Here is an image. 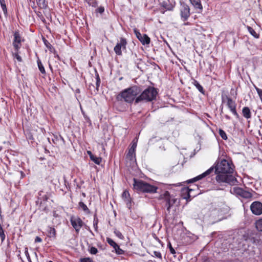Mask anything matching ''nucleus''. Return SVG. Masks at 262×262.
Returning a JSON list of instances; mask_svg holds the SVG:
<instances>
[{"instance_id": "58836bf2", "label": "nucleus", "mask_w": 262, "mask_h": 262, "mask_svg": "<svg viewBox=\"0 0 262 262\" xmlns=\"http://www.w3.org/2000/svg\"><path fill=\"white\" fill-rule=\"evenodd\" d=\"M100 83V79L99 77L98 73L96 72V86L98 88Z\"/></svg>"}, {"instance_id": "a211bd4d", "label": "nucleus", "mask_w": 262, "mask_h": 262, "mask_svg": "<svg viewBox=\"0 0 262 262\" xmlns=\"http://www.w3.org/2000/svg\"><path fill=\"white\" fill-rule=\"evenodd\" d=\"M190 1L195 8L199 9L200 10L203 9L200 0H190Z\"/></svg>"}, {"instance_id": "2eb2a0df", "label": "nucleus", "mask_w": 262, "mask_h": 262, "mask_svg": "<svg viewBox=\"0 0 262 262\" xmlns=\"http://www.w3.org/2000/svg\"><path fill=\"white\" fill-rule=\"evenodd\" d=\"M174 5L175 2L173 0L171 2L169 0H165L161 3V6L167 10H172Z\"/></svg>"}, {"instance_id": "4be33fe9", "label": "nucleus", "mask_w": 262, "mask_h": 262, "mask_svg": "<svg viewBox=\"0 0 262 262\" xmlns=\"http://www.w3.org/2000/svg\"><path fill=\"white\" fill-rule=\"evenodd\" d=\"M193 84L195 86L197 89L201 92L202 94H205V91L204 90L203 88L200 84V83L195 80H194L193 82Z\"/></svg>"}, {"instance_id": "c9c22d12", "label": "nucleus", "mask_w": 262, "mask_h": 262, "mask_svg": "<svg viewBox=\"0 0 262 262\" xmlns=\"http://www.w3.org/2000/svg\"><path fill=\"white\" fill-rule=\"evenodd\" d=\"M80 262H93V260L90 257L82 258L80 259Z\"/></svg>"}, {"instance_id": "39448f33", "label": "nucleus", "mask_w": 262, "mask_h": 262, "mask_svg": "<svg viewBox=\"0 0 262 262\" xmlns=\"http://www.w3.org/2000/svg\"><path fill=\"white\" fill-rule=\"evenodd\" d=\"M159 200H163L165 202L167 210L169 212L171 207L176 203L177 199L170 195L169 192L165 191L161 194L159 197Z\"/></svg>"}, {"instance_id": "8fccbe9b", "label": "nucleus", "mask_w": 262, "mask_h": 262, "mask_svg": "<svg viewBox=\"0 0 262 262\" xmlns=\"http://www.w3.org/2000/svg\"><path fill=\"white\" fill-rule=\"evenodd\" d=\"M225 117H226V119H227L228 120L230 119V117L228 115H226Z\"/></svg>"}, {"instance_id": "b1692460", "label": "nucleus", "mask_w": 262, "mask_h": 262, "mask_svg": "<svg viewBox=\"0 0 262 262\" xmlns=\"http://www.w3.org/2000/svg\"><path fill=\"white\" fill-rule=\"evenodd\" d=\"M37 62L38 67V69H39L40 72L42 74H45L46 71H45L44 67H43V64H42L41 61L39 59H38Z\"/></svg>"}, {"instance_id": "dca6fc26", "label": "nucleus", "mask_w": 262, "mask_h": 262, "mask_svg": "<svg viewBox=\"0 0 262 262\" xmlns=\"http://www.w3.org/2000/svg\"><path fill=\"white\" fill-rule=\"evenodd\" d=\"M122 197L124 201L126 202L127 206L128 207H130L131 200L130 198V195L129 192L126 190L124 191L122 194Z\"/></svg>"}, {"instance_id": "c756f323", "label": "nucleus", "mask_w": 262, "mask_h": 262, "mask_svg": "<svg viewBox=\"0 0 262 262\" xmlns=\"http://www.w3.org/2000/svg\"><path fill=\"white\" fill-rule=\"evenodd\" d=\"M107 242L109 245L112 246L114 249L118 245L117 243H116L112 239L110 238H107Z\"/></svg>"}, {"instance_id": "e433bc0d", "label": "nucleus", "mask_w": 262, "mask_h": 262, "mask_svg": "<svg viewBox=\"0 0 262 262\" xmlns=\"http://www.w3.org/2000/svg\"><path fill=\"white\" fill-rule=\"evenodd\" d=\"M90 252L92 254H96L98 252V250L94 247H92L90 249Z\"/></svg>"}, {"instance_id": "412c9836", "label": "nucleus", "mask_w": 262, "mask_h": 262, "mask_svg": "<svg viewBox=\"0 0 262 262\" xmlns=\"http://www.w3.org/2000/svg\"><path fill=\"white\" fill-rule=\"evenodd\" d=\"M37 5L41 9H45L47 7V2L46 0H36Z\"/></svg>"}, {"instance_id": "37998d69", "label": "nucleus", "mask_w": 262, "mask_h": 262, "mask_svg": "<svg viewBox=\"0 0 262 262\" xmlns=\"http://www.w3.org/2000/svg\"><path fill=\"white\" fill-rule=\"evenodd\" d=\"M97 12L102 13L104 11V8L103 7H100L99 8H98L96 10Z\"/></svg>"}, {"instance_id": "aec40b11", "label": "nucleus", "mask_w": 262, "mask_h": 262, "mask_svg": "<svg viewBox=\"0 0 262 262\" xmlns=\"http://www.w3.org/2000/svg\"><path fill=\"white\" fill-rule=\"evenodd\" d=\"M48 236L50 237H56V230L54 228L49 227L48 230Z\"/></svg>"}, {"instance_id": "4c0bfd02", "label": "nucleus", "mask_w": 262, "mask_h": 262, "mask_svg": "<svg viewBox=\"0 0 262 262\" xmlns=\"http://www.w3.org/2000/svg\"><path fill=\"white\" fill-rule=\"evenodd\" d=\"M25 255L26 256L28 261L29 262H31V258L30 257V255H29V252L28 251V248H27V247L25 248Z\"/></svg>"}, {"instance_id": "f8f14e48", "label": "nucleus", "mask_w": 262, "mask_h": 262, "mask_svg": "<svg viewBox=\"0 0 262 262\" xmlns=\"http://www.w3.org/2000/svg\"><path fill=\"white\" fill-rule=\"evenodd\" d=\"M226 98L227 100V105L228 106V107L230 109L233 114L236 116V118L238 119L239 115L236 110V104L235 101L228 96H226Z\"/></svg>"}, {"instance_id": "c85d7f7f", "label": "nucleus", "mask_w": 262, "mask_h": 262, "mask_svg": "<svg viewBox=\"0 0 262 262\" xmlns=\"http://www.w3.org/2000/svg\"><path fill=\"white\" fill-rule=\"evenodd\" d=\"M219 133L220 136L222 137V138L224 140L227 139V136L226 135V133L222 129H220L219 131Z\"/></svg>"}, {"instance_id": "a878e982", "label": "nucleus", "mask_w": 262, "mask_h": 262, "mask_svg": "<svg viewBox=\"0 0 262 262\" xmlns=\"http://www.w3.org/2000/svg\"><path fill=\"white\" fill-rule=\"evenodd\" d=\"M0 4L5 15L7 14V10L5 0H0Z\"/></svg>"}, {"instance_id": "a18cd8bd", "label": "nucleus", "mask_w": 262, "mask_h": 262, "mask_svg": "<svg viewBox=\"0 0 262 262\" xmlns=\"http://www.w3.org/2000/svg\"><path fill=\"white\" fill-rule=\"evenodd\" d=\"M19 43H17V42L13 43V45L16 50H18V49L20 48V46H19Z\"/></svg>"}, {"instance_id": "a19ab883", "label": "nucleus", "mask_w": 262, "mask_h": 262, "mask_svg": "<svg viewBox=\"0 0 262 262\" xmlns=\"http://www.w3.org/2000/svg\"><path fill=\"white\" fill-rule=\"evenodd\" d=\"M154 254L155 256H156L158 258H159L160 259L162 258V255L160 252L158 251H154Z\"/></svg>"}, {"instance_id": "ddd939ff", "label": "nucleus", "mask_w": 262, "mask_h": 262, "mask_svg": "<svg viewBox=\"0 0 262 262\" xmlns=\"http://www.w3.org/2000/svg\"><path fill=\"white\" fill-rule=\"evenodd\" d=\"M43 193L42 191H40L38 192L39 196H40L41 202L40 204V209L44 211H47L49 210L48 207L45 205V202L48 200L49 199V195L48 194H46L42 196V193Z\"/></svg>"}, {"instance_id": "3c124183", "label": "nucleus", "mask_w": 262, "mask_h": 262, "mask_svg": "<svg viewBox=\"0 0 262 262\" xmlns=\"http://www.w3.org/2000/svg\"><path fill=\"white\" fill-rule=\"evenodd\" d=\"M132 55L134 56V57H137V54L136 53L133 54V53Z\"/></svg>"}, {"instance_id": "bb28decb", "label": "nucleus", "mask_w": 262, "mask_h": 262, "mask_svg": "<svg viewBox=\"0 0 262 262\" xmlns=\"http://www.w3.org/2000/svg\"><path fill=\"white\" fill-rule=\"evenodd\" d=\"M255 227L257 230L262 232V219L259 220L255 222Z\"/></svg>"}, {"instance_id": "5fc2aeb1", "label": "nucleus", "mask_w": 262, "mask_h": 262, "mask_svg": "<svg viewBox=\"0 0 262 262\" xmlns=\"http://www.w3.org/2000/svg\"><path fill=\"white\" fill-rule=\"evenodd\" d=\"M188 196L189 197L190 196V195L189 193H188Z\"/></svg>"}, {"instance_id": "0eeeda50", "label": "nucleus", "mask_w": 262, "mask_h": 262, "mask_svg": "<svg viewBox=\"0 0 262 262\" xmlns=\"http://www.w3.org/2000/svg\"><path fill=\"white\" fill-rule=\"evenodd\" d=\"M127 43V40L125 38L120 37L114 48L115 53L118 56H121L122 55L121 50H126Z\"/></svg>"}, {"instance_id": "9d476101", "label": "nucleus", "mask_w": 262, "mask_h": 262, "mask_svg": "<svg viewBox=\"0 0 262 262\" xmlns=\"http://www.w3.org/2000/svg\"><path fill=\"white\" fill-rule=\"evenodd\" d=\"M250 209L254 214L260 215L262 213V203L258 201L253 202L250 206Z\"/></svg>"}, {"instance_id": "473e14b6", "label": "nucleus", "mask_w": 262, "mask_h": 262, "mask_svg": "<svg viewBox=\"0 0 262 262\" xmlns=\"http://www.w3.org/2000/svg\"><path fill=\"white\" fill-rule=\"evenodd\" d=\"M115 251L118 254H124V251L120 248L119 246L118 245L117 247L115 248Z\"/></svg>"}, {"instance_id": "cd10ccee", "label": "nucleus", "mask_w": 262, "mask_h": 262, "mask_svg": "<svg viewBox=\"0 0 262 262\" xmlns=\"http://www.w3.org/2000/svg\"><path fill=\"white\" fill-rule=\"evenodd\" d=\"M79 207L81 208L84 211L86 212H89V209L86 205L82 202L79 203Z\"/></svg>"}, {"instance_id": "20e7f679", "label": "nucleus", "mask_w": 262, "mask_h": 262, "mask_svg": "<svg viewBox=\"0 0 262 262\" xmlns=\"http://www.w3.org/2000/svg\"><path fill=\"white\" fill-rule=\"evenodd\" d=\"M158 92L156 88L149 86L143 91L135 100V103H138L141 101L151 102L156 99Z\"/></svg>"}, {"instance_id": "7c9ffc66", "label": "nucleus", "mask_w": 262, "mask_h": 262, "mask_svg": "<svg viewBox=\"0 0 262 262\" xmlns=\"http://www.w3.org/2000/svg\"><path fill=\"white\" fill-rule=\"evenodd\" d=\"M248 29L249 32L250 33V34L252 35H253V36H254L256 38L258 37V35H257V34L256 33V32L254 30V29L252 28H251L250 27H248Z\"/></svg>"}, {"instance_id": "7ed1b4c3", "label": "nucleus", "mask_w": 262, "mask_h": 262, "mask_svg": "<svg viewBox=\"0 0 262 262\" xmlns=\"http://www.w3.org/2000/svg\"><path fill=\"white\" fill-rule=\"evenodd\" d=\"M133 188L138 192L153 193L157 192L158 187L142 180L134 178Z\"/></svg>"}, {"instance_id": "f704fd0d", "label": "nucleus", "mask_w": 262, "mask_h": 262, "mask_svg": "<svg viewBox=\"0 0 262 262\" xmlns=\"http://www.w3.org/2000/svg\"><path fill=\"white\" fill-rule=\"evenodd\" d=\"M86 2L89 5L95 7L97 5L96 2L94 0H86Z\"/></svg>"}, {"instance_id": "5701e85b", "label": "nucleus", "mask_w": 262, "mask_h": 262, "mask_svg": "<svg viewBox=\"0 0 262 262\" xmlns=\"http://www.w3.org/2000/svg\"><path fill=\"white\" fill-rule=\"evenodd\" d=\"M14 39L13 42H17V43H20L21 42V37L18 32H15L14 33Z\"/></svg>"}, {"instance_id": "603ef678", "label": "nucleus", "mask_w": 262, "mask_h": 262, "mask_svg": "<svg viewBox=\"0 0 262 262\" xmlns=\"http://www.w3.org/2000/svg\"><path fill=\"white\" fill-rule=\"evenodd\" d=\"M49 67H50V69L52 70V66H51V64H49Z\"/></svg>"}, {"instance_id": "49530a36", "label": "nucleus", "mask_w": 262, "mask_h": 262, "mask_svg": "<svg viewBox=\"0 0 262 262\" xmlns=\"http://www.w3.org/2000/svg\"><path fill=\"white\" fill-rule=\"evenodd\" d=\"M42 242V239L39 237V236H36L35 239V243H40V242Z\"/></svg>"}, {"instance_id": "79ce46f5", "label": "nucleus", "mask_w": 262, "mask_h": 262, "mask_svg": "<svg viewBox=\"0 0 262 262\" xmlns=\"http://www.w3.org/2000/svg\"><path fill=\"white\" fill-rule=\"evenodd\" d=\"M114 233L116 235V236H117L120 238L122 239L123 238L122 234L119 231H115Z\"/></svg>"}, {"instance_id": "f3484780", "label": "nucleus", "mask_w": 262, "mask_h": 262, "mask_svg": "<svg viewBox=\"0 0 262 262\" xmlns=\"http://www.w3.org/2000/svg\"><path fill=\"white\" fill-rule=\"evenodd\" d=\"M242 113L245 118L249 119L251 117V112L249 107H244L242 110Z\"/></svg>"}, {"instance_id": "de8ad7c7", "label": "nucleus", "mask_w": 262, "mask_h": 262, "mask_svg": "<svg viewBox=\"0 0 262 262\" xmlns=\"http://www.w3.org/2000/svg\"><path fill=\"white\" fill-rule=\"evenodd\" d=\"M136 147H137V143L133 142L131 147L129 149H134V150H135Z\"/></svg>"}, {"instance_id": "6ab92c4d", "label": "nucleus", "mask_w": 262, "mask_h": 262, "mask_svg": "<svg viewBox=\"0 0 262 262\" xmlns=\"http://www.w3.org/2000/svg\"><path fill=\"white\" fill-rule=\"evenodd\" d=\"M126 158L130 161L134 160L135 159V150L133 149H129L126 155Z\"/></svg>"}, {"instance_id": "f03ea898", "label": "nucleus", "mask_w": 262, "mask_h": 262, "mask_svg": "<svg viewBox=\"0 0 262 262\" xmlns=\"http://www.w3.org/2000/svg\"><path fill=\"white\" fill-rule=\"evenodd\" d=\"M141 93V90L137 86H133L123 90L119 93L117 99L121 100L123 99L127 103H132L136 100L137 96Z\"/></svg>"}, {"instance_id": "2f4dec72", "label": "nucleus", "mask_w": 262, "mask_h": 262, "mask_svg": "<svg viewBox=\"0 0 262 262\" xmlns=\"http://www.w3.org/2000/svg\"><path fill=\"white\" fill-rule=\"evenodd\" d=\"M98 220L97 217L96 215H94V222H93V226L96 231H97L98 230Z\"/></svg>"}, {"instance_id": "864d4df0", "label": "nucleus", "mask_w": 262, "mask_h": 262, "mask_svg": "<svg viewBox=\"0 0 262 262\" xmlns=\"http://www.w3.org/2000/svg\"><path fill=\"white\" fill-rule=\"evenodd\" d=\"M90 232H91V233L93 235H94V233H93V232H92L91 230H90Z\"/></svg>"}, {"instance_id": "423d86ee", "label": "nucleus", "mask_w": 262, "mask_h": 262, "mask_svg": "<svg viewBox=\"0 0 262 262\" xmlns=\"http://www.w3.org/2000/svg\"><path fill=\"white\" fill-rule=\"evenodd\" d=\"M209 222L211 224L222 221L223 219V215L220 209L218 208H212L210 210Z\"/></svg>"}, {"instance_id": "4468645a", "label": "nucleus", "mask_w": 262, "mask_h": 262, "mask_svg": "<svg viewBox=\"0 0 262 262\" xmlns=\"http://www.w3.org/2000/svg\"><path fill=\"white\" fill-rule=\"evenodd\" d=\"M181 14L184 20H186L190 16V9L189 6L184 4H181Z\"/></svg>"}, {"instance_id": "09e8293b", "label": "nucleus", "mask_w": 262, "mask_h": 262, "mask_svg": "<svg viewBox=\"0 0 262 262\" xmlns=\"http://www.w3.org/2000/svg\"><path fill=\"white\" fill-rule=\"evenodd\" d=\"M88 155L90 156V158H91V157H92V156H94V155L92 154V152H91V151H88Z\"/></svg>"}, {"instance_id": "1a4fd4ad", "label": "nucleus", "mask_w": 262, "mask_h": 262, "mask_svg": "<svg viewBox=\"0 0 262 262\" xmlns=\"http://www.w3.org/2000/svg\"><path fill=\"white\" fill-rule=\"evenodd\" d=\"M70 221L76 232L78 233L80 228L83 226L82 221L79 217L72 216Z\"/></svg>"}, {"instance_id": "72a5a7b5", "label": "nucleus", "mask_w": 262, "mask_h": 262, "mask_svg": "<svg viewBox=\"0 0 262 262\" xmlns=\"http://www.w3.org/2000/svg\"><path fill=\"white\" fill-rule=\"evenodd\" d=\"M0 237L2 241L3 242L5 239V234L2 227H0Z\"/></svg>"}, {"instance_id": "6e6552de", "label": "nucleus", "mask_w": 262, "mask_h": 262, "mask_svg": "<svg viewBox=\"0 0 262 262\" xmlns=\"http://www.w3.org/2000/svg\"><path fill=\"white\" fill-rule=\"evenodd\" d=\"M233 191L234 194L244 199H250L252 196V194L251 192L245 190L240 187H234L233 189Z\"/></svg>"}, {"instance_id": "ea45409f", "label": "nucleus", "mask_w": 262, "mask_h": 262, "mask_svg": "<svg viewBox=\"0 0 262 262\" xmlns=\"http://www.w3.org/2000/svg\"><path fill=\"white\" fill-rule=\"evenodd\" d=\"M13 56L19 62H21L22 61L21 57L17 54L15 53L13 54Z\"/></svg>"}, {"instance_id": "393cba45", "label": "nucleus", "mask_w": 262, "mask_h": 262, "mask_svg": "<svg viewBox=\"0 0 262 262\" xmlns=\"http://www.w3.org/2000/svg\"><path fill=\"white\" fill-rule=\"evenodd\" d=\"M96 164L99 165L102 161V159L100 157H96V156H92L90 158Z\"/></svg>"}, {"instance_id": "c03bdc74", "label": "nucleus", "mask_w": 262, "mask_h": 262, "mask_svg": "<svg viewBox=\"0 0 262 262\" xmlns=\"http://www.w3.org/2000/svg\"><path fill=\"white\" fill-rule=\"evenodd\" d=\"M169 250H170L171 253L175 254L176 251H175L174 249L172 247L170 244H169Z\"/></svg>"}, {"instance_id": "f257e3e1", "label": "nucleus", "mask_w": 262, "mask_h": 262, "mask_svg": "<svg viewBox=\"0 0 262 262\" xmlns=\"http://www.w3.org/2000/svg\"><path fill=\"white\" fill-rule=\"evenodd\" d=\"M232 163L225 159L219 162L215 166L211 167L207 170L196 177L189 180L188 183L195 182L209 175L214 171L217 174L216 180L218 183H226L230 185H235L237 182L236 179L231 174L233 172Z\"/></svg>"}, {"instance_id": "9b49d317", "label": "nucleus", "mask_w": 262, "mask_h": 262, "mask_svg": "<svg viewBox=\"0 0 262 262\" xmlns=\"http://www.w3.org/2000/svg\"><path fill=\"white\" fill-rule=\"evenodd\" d=\"M134 32L137 38L143 45H148L150 43V38L146 34H143L142 35L139 30L136 28L134 29Z\"/></svg>"}]
</instances>
